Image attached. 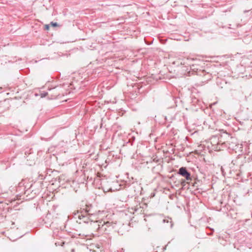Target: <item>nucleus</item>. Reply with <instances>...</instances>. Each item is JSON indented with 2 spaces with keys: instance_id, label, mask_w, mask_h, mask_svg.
I'll use <instances>...</instances> for the list:
<instances>
[{
  "instance_id": "2",
  "label": "nucleus",
  "mask_w": 252,
  "mask_h": 252,
  "mask_svg": "<svg viewBox=\"0 0 252 252\" xmlns=\"http://www.w3.org/2000/svg\"><path fill=\"white\" fill-rule=\"evenodd\" d=\"M193 61V59L191 58H185L182 60L180 63L181 64L185 65V66H190V69L192 70V71L195 72L197 75L204 77L205 80H210L211 78V74L209 72H206L204 69H201L197 67V64L192 63V62Z\"/></svg>"
},
{
  "instance_id": "3",
  "label": "nucleus",
  "mask_w": 252,
  "mask_h": 252,
  "mask_svg": "<svg viewBox=\"0 0 252 252\" xmlns=\"http://www.w3.org/2000/svg\"><path fill=\"white\" fill-rule=\"evenodd\" d=\"M82 211L84 212V213L90 215L91 217H96L101 212L92 204L86 205L85 208L83 209Z\"/></svg>"
},
{
  "instance_id": "1",
  "label": "nucleus",
  "mask_w": 252,
  "mask_h": 252,
  "mask_svg": "<svg viewBox=\"0 0 252 252\" xmlns=\"http://www.w3.org/2000/svg\"><path fill=\"white\" fill-rule=\"evenodd\" d=\"M116 223L112 221L100 220L90 222V229L99 233H107L115 228Z\"/></svg>"
},
{
  "instance_id": "13",
  "label": "nucleus",
  "mask_w": 252,
  "mask_h": 252,
  "mask_svg": "<svg viewBox=\"0 0 252 252\" xmlns=\"http://www.w3.org/2000/svg\"><path fill=\"white\" fill-rule=\"evenodd\" d=\"M211 231H212V232H211L210 233L208 234V235H212V234H213V232H214V229H211Z\"/></svg>"
},
{
  "instance_id": "12",
  "label": "nucleus",
  "mask_w": 252,
  "mask_h": 252,
  "mask_svg": "<svg viewBox=\"0 0 252 252\" xmlns=\"http://www.w3.org/2000/svg\"><path fill=\"white\" fill-rule=\"evenodd\" d=\"M217 140V138H214V139H212V142H214V143H215V141Z\"/></svg>"
},
{
  "instance_id": "14",
  "label": "nucleus",
  "mask_w": 252,
  "mask_h": 252,
  "mask_svg": "<svg viewBox=\"0 0 252 252\" xmlns=\"http://www.w3.org/2000/svg\"><path fill=\"white\" fill-rule=\"evenodd\" d=\"M45 28H46V29L48 30V29H49V25H46L45 26Z\"/></svg>"
},
{
  "instance_id": "11",
  "label": "nucleus",
  "mask_w": 252,
  "mask_h": 252,
  "mask_svg": "<svg viewBox=\"0 0 252 252\" xmlns=\"http://www.w3.org/2000/svg\"><path fill=\"white\" fill-rule=\"evenodd\" d=\"M51 24L53 26V27H56L58 25V24L57 23H54L53 22H52L51 23Z\"/></svg>"
},
{
  "instance_id": "7",
  "label": "nucleus",
  "mask_w": 252,
  "mask_h": 252,
  "mask_svg": "<svg viewBox=\"0 0 252 252\" xmlns=\"http://www.w3.org/2000/svg\"><path fill=\"white\" fill-rule=\"evenodd\" d=\"M200 181L199 180L195 181L192 184V186L196 188V190L199 189Z\"/></svg>"
},
{
  "instance_id": "5",
  "label": "nucleus",
  "mask_w": 252,
  "mask_h": 252,
  "mask_svg": "<svg viewBox=\"0 0 252 252\" xmlns=\"http://www.w3.org/2000/svg\"><path fill=\"white\" fill-rule=\"evenodd\" d=\"M177 173L184 177L187 181L191 180L190 173L187 170L185 167H180L177 172Z\"/></svg>"
},
{
  "instance_id": "4",
  "label": "nucleus",
  "mask_w": 252,
  "mask_h": 252,
  "mask_svg": "<svg viewBox=\"0 0 252 252\" xmlns=\"http://www.w3.org/2000/svg\"><path fill=\"white\" fill-rule=\"evenodd\" d=\"M74 217L75 218H78L79 220L86 223H88L90 222V219H91L87 214L84 213L83 211H82L80 213L78 212L77 213L75 214Z\"/></svg>"
},
{
  "instance_id": "9",
  "label": "nucleus",
  "mask_w": 252,
  "mask_h": 252,
  "mask_svg": "<svg viewBox=\"0 0 252 252\" xmlns=\"http://www.w3.org/2000/svg\"><path fill=\"white\" fill-rule=\"evenodd\" d=\"M48 93L47 92H44L41 94V97H45L47 95Z\"/></svg>"
},
{
  "instance_id": "8",
  "label": "nucleus",
  "mask_w": 252,
  "mask_h": 252,
  "mask_svg": "<svg viewBox=\"0 0 252 252\" xmlns=\"http://www.w3.org/2000/svg\"><path fill=\"white\" fill-rule=\"evenodd\" d=\"M89 217L91 218V217L90 216V215H89ZM98 216H97L96 217H91V219H90V222H92V221H96L97 220V219H98Z\"/></svg>"
},
{
  "instance_id": "6",
  "label": "nucleus",
  "mask_w": 252,
  "mask_h": 252,
  "mask_svg": "<svg viewBox=\"0 0 252 252\" xmlns=\"http://www.w3.org/2000/svg\"><path fill=\"white\" fill-rule=\"evenodd\" d=\"M162 222L163 223H169L170 228H172L173 226V222H172V219L170 218L167 217V218L163 219Z\"/></svg>"
},
{
  "instance_id": "10",
  "label": "nucleus",
  "mask_w": 252,
  "mask_h": 252,
  "mask_svg": "<svg viewBox=\"0 0 252 252\" xmlns=\"http://www.w3.org/2000/svg\"><path fill=\"white\" fill-rule=\"evenodd\" d=\"M31 191V189H30V188L27 189L26 190H25V194L27 195V196H28V195H29V193Z\"/></svg>"
}]
</instances>
